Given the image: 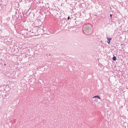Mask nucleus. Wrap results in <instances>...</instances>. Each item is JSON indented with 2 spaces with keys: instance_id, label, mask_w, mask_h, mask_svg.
Listing matches in <instances>:
<instances>
[{
  "instance_id": "obj_1",
  "label": "nucleus",
  "mask_w": 128,
  "mask_h": 128,
  "mask_svg": "<svg viewBox=\"0 0 128 128\" xmlns=\"http://www.w3.org/2000/svg\"><path fill=\"white\" fill-rule=\"evenodd\" d=\"M84 31L86 34H89V32H92V27L89 26H86L84 28Z\"/></svg>"
},
{
  "instance_id": "obj_2",
  "label": "nucleus",
  "mask_w": 128,
  "mask_h": 128,
  "mask_svg": "<svg viewBox=\"0 0 128 128\" xmlns=\"http://www.w3.org/2000/svg\"><path fill=\"white\" fill-rule=\"evenodd\" d=\"M98 98V100H100V97L99 96H96L92 98Z\"/></svg>"
},
{
  "instance_id": "obj_3",
  "label": "nucleus",
  "mask_w": 128,
  "mask_h": 128,
  "mask_svg": "<svg viewBox=\"0 0 128 128\" xmlns=\"http://www.w3.org/2000/svg\"><path fill=\"white\" fill-rule=\"evenodd\" d=\"M108 44H110V41L112 40V38H108Z\"/></svg>"
},
{
  "instance_id": "obj_4",
  "label": "nucleus",
  "mask_w": 128,
  "mask_h": 128,
  "mask_svg": "<svg viewBox=\"0 0 128 128\" xmlns=\"http://www.w3.org/2000/svg\"><path fill=\"white\" fill-rule=\"evenodd\" d=\"M113 60H114V61L116 60V58L114 56L113 57Z\"/></svg>"
},
{
  "instance_id": "obj_5",
  "label": "nucleus",
  "mask_w": 128,
  "mask_h": 128,
  "mask_svg": "<svg viewBox=\"0 0 128 128\" xmlns=\"http://www.w3.org/2000/svg\"><path fill=\"white\" fill-rule=\"evenodd\" d=\"M110 18H112V14H110Z\"/></svg>"
},
{
  "instance_id": "obj_6",
  "label": "nucleus",
  "mask_w": 128,
  "mask_h": 128,
  "mask_svg": "<svg viewBox=\"0 0 128 128\" xmlns=\"http://www.w3.org/2000/svg\"><path fill=\"white\" fill-rule=\"evenodd\" d=\"M68 20H70V17H68Z\"/></svg>"
}]
</instances>
